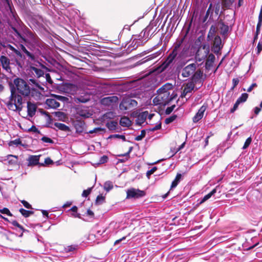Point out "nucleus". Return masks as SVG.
I'll return each mask as SVG.
<instances>
[{
	"label": "nucleus",
	"mask_w": 262,
	"mask_h": 262,
	"mask_svg": "<svg viewBox=\"0 0 262 262\" xmlns=\"http://www.w3.org/2000/svg\"><path fill=\"white\" fill-rule=\"evenodd\" d=\"M11 95L5 104L10 110L20 111L22 108L23 98L29 96L31 93V89L27 82L20 78L13 80V85H10Z\"/></svg>",
	"instance_id": "obj_1"
},
{
	"label": "nucleus",
	"mask_w": 262,
	"mask_h": 262,
	"mask_svg": "<svg viewBox=\"0 0 262 262\" xmlns=\"http://www.w3.org/2000/svg\"><path fill=\"white\" fill-rule=\"evenodd\" d=\"M13 30L14 32V35L21 42L23 41L29 44L34 49L33 50L34 53H32L29 52L24 45H20L21 50L26 54L27 56L32 60H35V55H37L40 53L39 48L41 46V41L40 39L35 33L27 28H25L24 30V33L27 38H25V37L23 36L15 28H13Z\"/></svg>",
	"instance_id": "obj_2"
},
{
	"label": "nucleus",
	"mask_w": 262,
	"mask_h": 262,
	"mask_svg": "<svg viewBox=\"0 0 262 262\" xmlns=\"http://www.w3.org/2000/svg\"><path fill=\"white\" fill-rule=\"evenodd\" d=\"M184 40V37H183L174 43L172 51L161 66L162 70H165L171 65L178 64L180 60L187 56L188 48L186 45H183Z\"/></svg>",
	"instance_id": "obj_3"
},
{
	"label": "nucleus",
	"mask_w": 262,
	"mask_h": 262,
	"mask_svg": "<svg viewBox=\"0 0 262 262\" xmlns=\"http://www.w3.org/2000/svg\"><path fill=\"white\" fill-rule=\"evenodd\" d=\"M196 66V63H193L184 67L182 70V76L184 78H190L195 83L201 81L203 76V72L200 69H197Z\"/></svg>",
	"instance_id": "obj_4"
},
{
	"label": "nucleus",
	"mask_w": 262,
	"mask_h": 262,
	"mask_svg": "<svg viewBox=\"0 0 262 262\" xmlns=\"http://www.w3.org/2000/svg\"><path fill=\"white\" fill-rule=\"evenodd\" d=\"M152 24L149 25L139 35L138 38H135L132 42L130 46H133V49H136L139 46L143 45L148 39V36L152 29Z\"/></svg>",
	"instance_id": "obj_5"
},
{
	"label": "nucleus",
	"mask_w": 262,
	"mask_h": 262,
	"mask_svg": "<svg viewBox=\"0 0 262 262\" xmlns=\"http://www.w3.org/2000/svg\"><path fill=\"white\" fill-rule=\"evenodd\" d=\"M209 53V48L206 45H202L198 50L195 55L196 62L203 63Z\"/></svg>",
	"instance_id": "obj_6"
},
{
	"label": "nucleus",
	"mask_w": 262,
	"mask_h": 262,
	"mask_svg": "<svg viewBox=\"0 0 262 262\" xmlns=\"http://www.w3.org/2000/svg\"><path fill=\"white\" fill-rule=\"evenodd\" d=\"M145 195L144 191L141 190L139 189L131 188L126 190V199H137L142 198Z\"/></svg>",
	"instance_id": "obj_7"
},
{
	"label": "nucleus",
	"mask_w": 262,
	"mask_h": 262,
	"mask_svg": "<svg viewBox=\"0 0 262 262\" xmlns=\"http://www.w3.org/2000/svg\"><path fill=\"white\" fill-rule=\"evenodd\" d=\"M137 104V102L135 100L130 98H124L120 104V108L121 110H127L136 107Z\"/></svg>",
	"instance_id": "obj_8"
},
{
	"label": "nucleus",
	"mask_w": 262,
	"mask_h": 262,
	"mask_svg": "<svg viewBox=\"0 0 262 262\" xmlns=\"http://www.w3.org/2000/svg\"><path fill=\"white\" fill-rule=\"evenodd\" d=\"M0 62L4 70L8 73H11V68L10 66V61L7 57L4 55L1 56Z\"/></svg>",
	"instance_id": "obj_9"
},
{
	"label": "nucleus",
	"mask_w": 262,
	"mask_h": 262,
	"mask_svg": "<svg viewBox=\"0 0 262 262\" xmlns=\"http://www.w3.org/2000/svg\"><path fill=\"white\" fill-rule=\"evenodd\" d=\"M118 101V98L117 96H108L104 97L101 100L102 104L106 106L113 105L116 103Z\"/></svg>",
	"instance_id": "obj_10"
},
{
	"label": "nucleus",
	"mask_w": 262,
	"mask_h": 262,
	"mask_svg": "<svg viewBox=\"0 0 262 262\" xmlns=\"http://www.w3.org/2000/svg\"><path fill=\"white\" fill-rule=\"evenodd\" d=\"M76 115L84 118H88L92 114L84 107H79L76 109Z\"/></svg>",
	"instance_id": "obj_11"
},
{
	"label": "nucleus",
	"mask_w": 262,
	"mask_h": 262,
	"mask_svg": "<svg viewBox=\"0 0 262 262\" xmlns=\"http://www.w3.org/2000/svg\"><path fill=\"white\" fill-rule=\"evenodd\" d=\"M207 108V105H203L199 110L197 113L193 117V121L194 123L198 122L203 117L204 113Z\"/></svg>",
	"instance_id": "obj_12"
},
{
	"label": "nucleus",
	"mask_w": 262,
	"mask_h": 262,
	"mask_svg": "<svg viewBox=\"0 0 262 262\" xmlns=\"http://www.w3.org/2000/svg\"><path fill=\"white\" fill-rule=\"evenodd\" d=\"M148 116V112L144 111L140 113L136 120V124L139 126L142 125L143 124Z\"/></svg>",
	"instance_id": "obj_13"
},
{
	"label": "nucleus",
	"mask_w": 262,
	"mask_h": 262,
	"mask_svg": "<svg viewBox=\"0 0 262 262\" xmlns=\"http://www.w3.org/2000/svg\"><path fill=\"white\" fill-rule=\"evenodd\" d=\"M36 108L37 106L34 103L30 101L27 102V112L29 117H32L35 114Z\"/></svg>",
	"instance_id": "obj_14"
},
{
	"label": "nucleus",
	"mask_w": 262,
	"mask_h": 262,
	"mask_svg": "<svg viewBox=\"0 0 262 262\" xmlns=\"http://www.w3.org/2000/svg\"><path fill=\"white\" fill-rule=\"evenodd\" d=\"M0 46H2L3 47L7 49H9L12 51H13L14 53H15V54L19 58H22V54L20 53V51L16 49L14 47H13L11 45L6 43V42H0Z\"/></svg>",
	"instance_id": "obj_15"
},
{
	"label": "nucleus",
	"mask_w": 262,
	"mask_h": 262,
	"mask_svg": "<svg viewBox=\"0 0 262 262\" xmlns=\"http://www.w3.org/2000/svg\"><path fill=\"white\" fill-rule=\"evenodd\" d=\"M46 104L50 108H57L60 106L59 102L55 99L49 98L46 100Z\"/></svg>",
	"instance_id": "obj_16"
},
{
	"label": "nucleus",
	"mask_w": 262,
	"mask_h": 262,
	"mask_svg": "<svg viewBox=\"0 0 262 262\" xmlns=\"http://www.w3.org/2000/svg\"><path fill=\"white\" fill-rule=\"evenodd\" d=\"M194 88V84L193 83L190 82L187 83L183 90L182 96L185 97L188 94L191 93Z\"/></svg>",
	"instance_id": "obj_17"
},
{
	"label": "nucleus",
	"mask_w": 262,
	"mask_h": 262,
	"mask_svg": "<svg viewBox=\"0 0 262 262\" xmlns=\"http://www.w3.org/2000/svg\"><path fill=\"white\" fill-rule=\"evenodd\" d=\"M221 39L220 36H215L213 42V50L214 53H217L221 49Z\"/></svg>",
	"instance_id": "obj_18"
},
{
	"label": "nucleus",
	"mask_w": 262,
	"mask_h": 262,
	"mask_svg": "<svg viewBox=\"0 0 262 262\" xmlns=\"http://www.w3.org/2000/svg\"><path fill=\"white\" fill-rule=\"evenodd\" d=\"M39 156H31L28 158V166H34L39 163Z\"/></svg>",
	"instance_id": "obj_19"
},
{
	"label": "nucleus",
	"mask_w": 262,
	"mask_h": 262,
	"mask_svg": "<svg viewBox=\"0 0 262 262\" xmlns=\"http://www.w3.org/2000/svg\"><path fill=\"white\" fill-rule=\"evenodd\" d=\"M173 88V85L172 84L169 83H167L163 85L161 88H160L158 91L157 93H165V92H169V90H172Z\"/></svg>",
	"instance_id": "obj_20"
},
{
	"label": "nucleus",
	"mask_w": 262,
	"mask_h": 262,
	"mask_svg": "<svg viewBox=\"0 0 262 262\" xmlns=\"http://www.w3.org/2000/svg\"><path fill=\"white\" fill-rule=\"evenodd\" d=\"M158 95H161L162 99L161 100L163 101H164V104H166L168 102H169L171 100V98L170 97V93L169 92H165V93H157Z\"/></svg>",
	"instance_id": "obj_21"
},
{
	"label": "nucleus",
	"mask_w": 262,
	"mask_h": 262,
	"mask_svg": "<svg viewBox=\"0 0 262 262\" xmlns=\"http://www.w3.org/2000/svg\"><path fill=\"white\" fill-rule=\"evenodd\" d=\"M120 124L123 127H129L131 125V121L128 117L124 116L121 118Z\"/></svg>",
	"instance_id": "obj_22"
},
{
	"label": "nucleus",
	"mask_w": 262,
	"mask_h": 262,
	"mask_svg": "<svg viewBox=\"0 0 262 262\" xmlns=\"http://www.w3.org/2000/svg\"><path fill=\"white\" fill-rule=\"evenodd\" d=\"M54 126L57 127L58 129L64 131V132H69L70 131V128L69 126H67L66 124L61 123L55 122L54 124Z\"/></svg>",
	"instance_id": "obj_23"
},
{
	"label": "nucleus",
	"mask_w": 262,
	"mask_h": 262,
	"mask_svg": "<svg viewBox=\"0 0 262 262\" xmlns=\"http://www.w3.org/2000/svg\"><path fill=\"white\" fill-rule=\"evenodd\" d=\"M216 190L215 188L213 189L210 192H209L208 194L205 195L203 198H202L200 202H199V204H201L203 203H204L205 201L208 200L209 199H210L212 195H213L215 193H216Z\"/></svg>",
	"instance_id": "obj_24"
},
{
	"label": "nucleus",
	"mask_w": 262,
	"mask_h": 262,
	"mask_svg": "<svg viewBox=\"0 0 262 262\" xmlns=\"http://www.w3.org/2000/svg\"><path fill=\"white\" fill-rule=\"evenodd\" d=\"M74 126L76 133H81L83 132L84 123L82 122H77L75 123Z\"/></svg>",
	"instance_id": "obj_25"
},
{
	"label": "nucleus",
	"mask_w": 262,
	"mask_h": 262,
	"mask_svg": "<svg viewBox=\"0 0 262 262\" xmlns=\"http://www.w3.org/2000/svg\"><path fill=\"white\" fill-rule=\"evenodd\" d=\"M182 178V174L177 173L174 180L172 182L171 185V189L177 187Z\"/></svg>",
	"instance_id": "obj_26"
},
{
	"label": "nucleus",
	"mask_w": 262,
	"mask_h": 262,
	"mask_svg": "<svg viewBox=\"0 0 262 262\" xmlns=\"http://www.w3.org/2000/svg\"><path fill=\"white\" fill-rule=\"evenodd\" d=\"M31 70L32 73H34L38 77L42 76L44 75V71L36 67H31Z\"/></svg>",
	"instance_id": "obj_27"
},
{
	"label": "nucleus",
	"mask_w": 262,
	"mask_h": 262,
	"mask_svg": "<svg viewBox=\"0 0 262 262\" xmlns=\"http://www.w3.org/2000/svg\"><path fill=\"white\" fill-rule=\"evenodd\" d=\"M161 95H158L155 97L153 99V103L155 105H165L164 101L161 100L162 97L160 96Z\"/></svg>",
	"instance_id": "obj_28"
},
{
	"label": "nucleus",
	"mask_w": 262,
	"mask_h": 262,
	"mask_svg": "<svg viewBox=\"0 0 262 262\" xmlns=\"http://www.w3.org/2000/svg\"><path fill=\"white\" fill-rule=\"evenodd\" d=\"M19 212L25 217H29L34 213L33 211H32L26 210L23 208H20L19 209Z\"/></svg>",
	"instance_id": "obj_29"
},
{
	"label": "nucleus",
	"mask_w": 262,
	"mask_h": 262,
	"mask_svg": "<svg viewBox=\"0 0 262 262\" xmlns=\"http://www.w3.org/2000/svg\"><path fill=\"white\" fill-rule=\"evenodd\" d=\"M262 24V6H261L259 14L258 15V23L256 28H257V32L260 30V27Z\"/></svg>",
	"instance_id": "obj_30"
},
{
	"label": "nucleus",
	"mask_w": 262,
	"mask_h": 262,
	"mask_svg": "<svg viewBox=\"0 0 262 262\" xmlns=\"http://www.w3.org/2000/svg\"><path fill=\"white\" fill-rule=\"evenodd\" d=\"M78 247V245H70L65 247L64 250L66 252L68 253L76 250Z\"/></svg>",
	"instance_id": "obj_31"
},
{
	"label": "nucleus",
	"mask_w": 262,
	"mask_h": 262,
	"mask_svg": "<svg viewBox=\"0 0 262 262\" xmlns=\"http://www.w3.org/2000/svg\"><path fill=\"white\" fill-rule=\"evenodd\" d=\"M30 94L32 97H34L36 99H38L40 97V92L37 91L35 89L32 88L31 89Z\"/></svg>",
	"instance_id": "obj_32"
},
{
	"label": "nucleus",
	"mask_w": 262,
	"mask_h": 262,
	"mask_svg": "<svg viewBox=\"0 0 262 262\" xmlns=\"http://www.w3.org/2000/svg\"><path fill=\"white\" fill-rule=\"evenodd\" d=\"M105 202V196L102 194H100L97 196L95 203L96 205H101Z\"/></svg>",
	"instance_id": "obj_33"
},
{
	"label": "nucleus",
	"mask_w": 262,
	"mask_h": 262,
	"mask_svg": "<svg viewBox=\"0 0 262 262\" xmlns=\"http://www.w3.org/2000/svg\"><path fill=\"white\" fill-rule=\"evenodd\" d=\"M248 97V94L247 93H243L241 96L237 99L239 103L245 102Z\"/></svg>",
	"instance_id": "obj_34"
},
{
	"label": "nucleus",
	"mask_w": 262,
	"mask_h": 262,
	"mask_svg": "<svg viewBox=\"0 0 262 262\" xmlns=\"http://www.w3.org/2000/svg\"><path fill=\"white\" fill-rule=\"evenodd\" d=\"M234 1L235 0H223V4L226 8L229 9Z\"/></svg>",
	"instance_id": "obj_35"
},
{
	"label": "nucleus",
	"mask_w": 262,
	"mask_h": 262,
	"mask_svg": "<svg viewBox=\"0 0 262 262\" xmlns=\"http://www.w3.org/2000/svg\"><path fill=\"white\" fill-rule=\"evenodd\" d=\"M113 188V185L111 181H106L104 184V189L107 192L111 190Z\"/></svg>",
	"instance_id": "obj_36"
},
{
	"label": "nucleus",
	"mask_w": 262,
	"mask_h": 262,
	"mask_svg": "<svg viewBox=\"0 0 262 262\" xmlns=\"http://www.w3.org/2000/svg\"><path fill=\"white\" fill-rule=\"evenodd\" d=\"M78 208L76 206H73L69 210L73 212L72 215L75 217H80V215L79 213H77Z\"/></svg>",
	"instance_id": "obj_37"
},
{
	"label": "nucleus",
	"mask_w": 262,
	"mask_h": 262,
	"mask_svg": "<svg viewBox=\"0 0 262 262\" xmlns=\"http://www.w3.org/2000/svg\"><path fill=\"white\" fill-rule=\"evenodd\" d=\"M19 145H22L21 141L20 140V139H16L14 140L11 141L9 143V145L10 146H14V145L17 146Z\"/></svg>",
	"instance_id": "obj_38"
},
{
	"label": "nucleus",
	"mask_w": 262,
	"mask_h": 262,
	"mask_svg": "<svg viewBox=\"0 0 262 262\" xmlns=\"http://www.w3.org/2000/svg\"><path fill=\"white\" fill-rule=\"evenodd\" d=\"M177 118V116L176 115H172L168 118H167L165 120V122L166 124H169L174 121Z\"/></svg>",
	"instance_id": "obj_39"
},
{
	"label": "nucleus",
	"mask_w": 262,
	"mask_h": 262,
	"mask_svg": "<svg viewBox=\"0 0 262 262\" xmlns=\"http://www.w3.org/2000/svg\"><path fill=\"white\" fill-rule=\"evenodd\" d=\"M146 131L143 129L141 130V134L140 135H138L135 137V140L136 141H141L143 139V138L145 136Z\"/></svg>",
	"instance_id": "obj_40"
},
{
	"label": "nucleus",
	"mask_w": 262,
	"mask_h": 262,
	"mask_svg": "<svg viewBox=\"0 0 262 262\" xmlns=\"http://www.w3.org/2000/svg\"><path fill=\"white\" fill-rule=\"evenodd\" d=\"M0 212L2 214H7L8 216H12V214L10 212V210L7 208L0 209Z\"/></svg>",
	"instance_id": "obj_41"
},
{
	"label": "nucleus",
	"mask_w": 262,
	"mask_h": 262,
	"mask_svg": "<svg viewBox=\"0 0 262 262\" xmlns=\"http://www.w3.org/2000/svg\"><path fill=\"white\" fill-rule=\"evenodd\" d=\"M208 58L206 61V64H208V62H210V63H212L214 62L215 60V56L213 54H210L207 55Z\"/></svg>",
	"instance_id": "obj_42"
},
{
	"label": "nucleus",
	"mask_w": 262,
	"mask_h": 262,
	"mask_svg": "<svg viewBox=\"0 0 262 262\" xmlns=\"http://www.w3.org/2000/svg\"><path fill=\"white\" fill-rule=\"evenodd\" d=\"M55 116L58 117L60 120H62V119H64L65 118V114L64 113L62 112H55Z\"/></svg>",
	"instance_id": "obj_43"
},
{
	"label": "nucleus",
	"mask_w": 262,
	"mask_h": 262,
	"mask_svg": "<svg viewBox=\"0 0 262 262\" xmlns=\"http://www.w3.org/2000/svg\"><path fill=\"white\" fill-rule=\"evenodd\" d=\"M11 223L12 224V225H13V226H16L17 227H18V228H19L21 230H22L23 232L25 231V229L24 228H23V227L20 225L16 221H12Z\"/></svg>",
	"instance_id": "obj_44"
},
{
	"label": "nucleus",
	"mask_w": 262,
	"mask_h": 262,
	"mask_svg": "<svg viewBox=\"0 0 262 262\" xmlns=\"http://www.w3.org/2000/svg\"><path fill=\"white\" fill-rule=\"evenodd\" d=\"M251 141H252L251 138V137L248 138L244 143V145L243 147V149H246L249 146V145L251 144Z\"/></svg>",
	"instance_id": "obj_45"
},
{
	"label": "nucleus",
	"mask_w": 262,
	"mask_h": 262,
	"mask_svg": "<svg viewBox=\"0 0 262 262\" xmlns=\"http://www.w3.org/2000/svg\"><path fill=\"white\" fill-rule=\"evenodd\" d=\"M108 159V157L107 156L104 155L100 158L98 164H101L105 163L107 162Z\"/></svg>",
	"instance_id": "obj_46"
},
{
	"label": "nucleus",
	"mask_w": 262,
	"mask_h": 262,
	"mask_svg": "<svg viewBox=\"0 0 262 262\" xmlns=\"http://www.w3.org/2000/svg\"><path fill=\"white\" fill-rule=\"evenodd\" d=\"M213 5L212 3L210 4L209 8L207 11V14H209L210 18H211L212 16L213 13V9L212 8Z\"/></svg>",
	"instance_id": "obj_47"
},
{
	"label": "nucleus",
	"mask_w": 262,
	"mask_h": 262,
	"mask_svg": "<svg viewBox=\"0 0 262 262\" xmlns=\"http://www.w3.org/2000/svg\"><path fill=\"white\" fill-rule=\"evenodd\" d=\"M92 190V188H88L86 190H84L83 191L82 196L83 197H87L91 193Z\"/></svg>",
	"instance_id": "obj_48"
},
{
	"label": "nucleus",
	"mask_w": 262,
	"mask_h": 262,
	"mask_svg": "<svg viewBox=\"0 0 262 262\" xmlns=\"http://www.w3.org/2000/svg\"><path fill=\"white\" fill-rule=\"evenodd\" d=\"M103 129L100 127H96V128H95L93 130H90L88 133L89 134H93V133H97L99 132H101V131H103Z\"/></svg>",
	"instance_id": "obj_49"
},
{
	"label": "nucleus",
	"mask_w": 262,
	"mask_h": 262,
	"mask_svg": "<svg viewBox=\"0 0 262 262\" xmlns=\"http://www.w3.org/2000/svg\"><path fill=\"white\" fill-rule=\"evenodd\" d=\"M41 140L45 143H53V141L51 139H50L48 137H43L41 138Z\"/></svg>",
	"instance_id": "obj_50"
},
{
	"label": "nucleus",
	"mask_w": 262,
	"mask_h": 262,
	"mask_svg": "<svg viewBox=\"0 0 262 262\" xmlns=\"http://www.w3.org/2000/svg\"><path fill=\"white\" fill-rule=\"evenodd\" d=\"M30 82L32 83V84H34L36 85V86L40 89V90H43V88L38 83H37L36 82V80H34V79H30Z\"/></svg>",
	"instance_id": "obj_51"
},
{
	"label": "nucleus",
	"mask_w": 262,
	"mask_h": 262,
	"mask_svg": "<svg viewBox=\"0 0 262 262\" xmlns=\"http://www.w3.org/2000/svg\"><path fill=\"white\" fill-rule=\"evenodd\" d=\"M239 104H240V103H239V102H238V101H236V102H235V104H234V106H233V108H232L231 109V110H230V112H231V113H234V111H235L237 110V108H238V105H239Z\"/></svg>",
	"instance_id": "obj_52"
},
{
	"label": "nucleus",
	"mask_w": 262,
	"mask_h": 262,
	"mask_svg": "<svg viewBox=\"0 0 262 262\" xmlns=\"http://www.w3.org/2000/svg\"><path fill=\"white\" fill-rule=\"evenodd\" d=\"M23 205L25 207H26L27 209H30L31 208V205L27 201L25 200H23L21 201Z\"/></svg>",
	"instance_id": "obj_53"
},
{
	"label": "nucleus",
	"mask_w": 262,
	"mask_h": 262,
	"mask_svg": "<svg viewBox=\"0 0 262 262\" xmlns=\"http://www.w3.org/2000/svg\"><path fill=\"white\" fill-rule=\"evenodd\" d=\"M175 107V105H172L170 107H168L165 111V113L166 114H170L172 111L173 110L174 108Z\"/></svg>",
	"instance_id": "obj_54"
},
{
	"label": "nucleus",
	"mask_w": 262,
	"mask_h": 262,
	"mask_svg": "<svg viewBox=\"0 0 262 262\" xmlns=\"http://www.w3.org/2000/svg\"><path fill=\"white\" fill-rule=\"evenodd\" d=\"M157 169L156 167H152L150 170L147 171L146 174L147 176H150L154 173Z\"/></svg>",
	"instance_id": "obj_55"
},
{
	"label": "nucleus",
	"mask_w": 262,
	"mask_h": 262,
	"mask_svg": "<svg viewBox=\"0 0 262 262\" xmlns=\"http://www.w3.org/2000/svg\"><path fill=\"white\" fill-rule=\"evenodd\" d=\"M221 29L224 31V33H226L228 31L229 27L227 25L223 24L222 26L221 27Z\"/></svg>",
	"instance_id": "obj_56"
},
{
	"label": "nucleus",
	"mask_w": 262,
	"mask_h": 262,
	"mask_svg": "<svg viewBox=\"0 0 262 262\" xmlns=\"http://www.w3.org/2000/svg\"><path fill=\"white\" fill-rule=\"evenodd\" d=\"M239 83V80L237 78H234L232 80L233 88L234 89Z\"/></svg>",
	"instance_id": "obj_57"
},
{
	"label": "nucleus",
	"mask_w": 262,
	"mask_h": 262,
	"mask_svg": "<svg viewBox=\"0 0 262 262\" xmlns=\"http://www.w3.org/2000/svg\"><path fill=\"white\" fill-rule=\"evenodd\" d=\"M257 86V84L255 83H252L249 88L247 89L248 92H250L252 91V90L254 88H255Z\"/></svg>",
	"instance_id": "obj_58"
},
{
	"label": "nucleus",
	"mask_w": 262,
	"mask_h": 262,
	"mask_svg": "<svg viewBox=\"0 0 262 262\" xmlns=\"http://www.w3.org/2000/svg\"><path fill=\"white\" fill-rule=\"evenodd\" d=\"M220 9V5L218 3L215 6V13H216V15L219 14Z\"/></svg>",
	"instance_id": "obj_59"
},
{
	"label": "nucleus",
	"mask_w": 262,
	"mask_h": 262,
	"mask_svg": "<svg viewBox=\"0 0 262 262\" xmlns=\"http://www.w3.org/2000/svg\"><path fill=\"white\" fill-rule=\"evenodd\" d=\"M257 54H259L262 50V44L260 43V42H259L257 45Z\"/></svg>",
	"instance_id": "obj_60"
},
{
	"label": "nucleus",
	"mask_w": 262,
	"mask_h": 262,
	"mask_svg": "<svg viewBox=\"0 0 262 262\" xmlns=\"http://www.w3.org/2000/svg\"><path fill=\"white\" fill-rule=\"evenodd\" d=\"M161 128V124H159L156 125L155 127L151 128L150 130L155 131V130H158V129H160Z\"/></svg>",
	"instance_id": "obj_61"
},
{
	"label": "nucleus",
	"mask_w": 262,
	"mask_h": 262,
	"mask_svg": "<svg viewBox=\"0 0 262 262\" xmlns=\"http://www.w3.org/2000/svg\"><path fill=\"white\" fill-rule=\"evenodd\" d=\"M45 163L47 165H49L52 164L53 162L50 158H47L45 159Z\"/></svg>",
	"instance_id": "obj_62"
},
{
	"label": "nucleus",
	"mask_w": 262,
	"mask_h": 262,
	"mask_svg": "<svg viewBox=\"0 0 262 262\" xmlns=\"http://www.w3.org/2000/svg\"><path fill=\"white\" fill-rule=\"evenodd\" d=\"M15 61L16 62V64L18 66V68H21L23 67L22 62L19 61L17 59H15Z\"/></svg>",
	"instance_id": "obj_63"
},
{
	"label": "nucleus",
	"mask_w": 262,
	"mask_h": 262,
	"mask_svg": "<svg viewBox=\"0 0 262 262\" xmlns=\"http://www.w3.org/2000/svg\"><path fill=\"white\" fill-rule=\"evenodd\" d=\"M126 238V236H123L121 238L116 240L114 243V245H117V244H119L121 241L124 240Z\"/></svg>",
	"instance_id": "obj_64"
}]
</instances>
